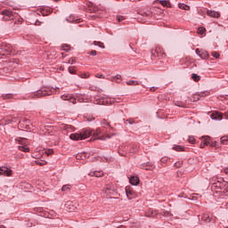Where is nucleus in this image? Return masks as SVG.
Segmentation results:
<instances>
[{
	"label": "nucleus",
	"mask_w": 228,
	"mask_h": 228,
	"mask_svg": "<svg viewBox=\"0 0 228 228\" xmlns=\"http://www.w3.org/2000/svg\"><path fill=\"white\" fill-rule=\"evenodd\" d=\"M89 175L91 177H102V175H104V173H102V171H95L89 173Z\"/></svg>",
	"instance_id": "obj_20"
},
{
	"label": "nucleus",
	"mask_w": 228,
	"mask_h": 228,
	"mask_svg": "<svg viewBox=\"0 0 228 228\" xmlns=\"http://www.w3.org/2000/svg\"><path fill=\"white\" fill-rule=\"evenodd\" d=\"M7 118H8V120H11V122H17L16 118L13 116H9Z\"/></svg>",
	"instance_id": "obj_42"
},
{
	"label": "nucleus",
	"mask_w": 228,
	"mask_h": 228,
	"mask_svg": "<svg viewBox=\"0 0 228 228\" xmlns=\"http://www.w3.org/2000/svg\"><path fill=\"white\" fill-rule=\"evenodd\" d=\"M88 158H90V153H86V152L78 153L76 156L77 159H86Z\"/></svg>",
	"instance_id": "obj_17"
},
{
	"label": "nucleus",
	"mask_w": 228,
	"mask_h": 228,
	"mask_svg": "<svg viewBox=\"0 0 228 228\" xmlns=\"http://www.w3.org/2000/svg\"><path fill=\"white\" fill-rule=\"evenodd\" d=\"M94 99H95L94 104H100V105L108 104V99L106 98H101L99 96H96Z\"/></svg>",
	"instance_id": "obj_12"
},
{
	"label": "nucleus",
	"mask_w": 228,
	"mask_h": 228,
	"mask_svg": "<svg viewBox=\"0 0 228 228\" xmlns=\"http://www.w3.org/2000/svg\"><path fill=\"white\" fill-rule=\"evenodd\" d=\"M226 142H228V135L221 137V143L225 144Z\"/></svg>",
	"instance_id": "obj_36"
},
{
	"label": "nucleus",
	"mask_w": 228,
	"mask_h": 228,
	"mask_svg": "<svg viewBox=\"0 0 228 228\" xmlns=\"http://www.w3.org/2000/svg\"><path fill=\"white\" fill-rule=\"evenodd\" d=\"M118 228H126V226L122 225V226H119Z\"/></svg>",
	"instance_id": "obj_56"
},
{
	"label": "nucleus",
	"mask_w": 228,
	"mask_h": 228,
	"mask_svg": "<svg viewBox=\"0 0 228 228\" xmlns=\"http://www.w3.org/2000/svg\"><path fill=\"white\" fill-rule=\"evenodd\" d=\"M68 70L69 74H76V67H69Z\"/></svg>",
	"instance_id": "obj_34"
},
{
	"label": "nucleus",
	"mask_w": 228,
	"mask_h": 228,
	"mask_svg": "<svg viewBox=\"0 0 228 228\" xmlns=\"http://www.w3.org/2000/svg\"><path fill=\"white\" fill-rule=\"evenodd\" d=\"M151 90H154V87H151Z\"/></svg>",
	"instance_id": "obj_59"
},
{
	"label": "nucleus",
	"mask_w": 228,
	"mask_h": 228,
	"mask_svg": "<svg viewBox=\"0 0 228 228\" xmlns=\"http://www.w3.org/2000/svg\"><path fill=\"white\" fill-rule=\"evenodd\" d=\"M67 190H70V185L67 184L62 186V191H67Z\"/></svg>",
	"instance_id": "obj_44"
},
{
	"label": "nucleus",
	"mask_w": 228,
	"mask_h": 228,
	"mask_svg": "<svg viewBox=\"0 0 228 228\" xmlns=\"http://www.w3.org/2000/svg\"><path fill=\"white\" fill-rule=\"evenodd\" d=\"M177 106H183L182 104H176Z\"/></svg>",
	"instance_id": "obj_57"
},
{
	"label": "nucleus",
	"mask_w": 228,
	"mask_h": 228,
	"mask_svg": "<svg viewBox=\"0 0 228 228\" xmlns=\"http://www.w3.org/2000/svg\"><path fill=\"white\" fill-rule=\"evenodd\" d=\"M198 33H199V35H204V33H206V28L203 27H200L198 28Z\"/></svg>",
	"instance_id": "obj_31"
},
{
	"label": "nucleus",
	"mask_w": 228,
	"mask_h": 228,
	"mask_svg": "<svg viewBox=\"0 0 228 228\" xmlns=\"http://www.w3.org/2000/svg\"><path fill=\"white\" fill-rule=\"evenodd\" d=\"M62 51H70V46L69 45H62Z\"/></svg>",
	"instance_id": "obj_37"
},
{
	"label": "nucleus",
	"mask_w": 228,
	"mask_h": 228,
	"mask_svg": "<svg viewBox=\"0 0 228 228\" xmlns=\"http://www.w3.org/2000/svg\"><path fill=\"white\" fill-rule=\"evenodd\" d=\"M0 199H1V194H0Z\"/></svg>",
	"instance_id": "obj_60"
},
{
	"label": "nucleus",
	"mask_w": 228,
	"mask_h": 228,
	"mask_svg": "<svg viewBox=\"0 0 228 228\" xmlns=\"http://www.w3.org/2000/svg\"><path fill=\"white\" fill-rule=\"evenodd\" d=\"M90 54H91L92 56H96V55H97V51L93 50V51H91Z\"/></svg>",
	"instance_id": "obj_48"
},
{
	"label": "nucleus",
	"mask_w": 228,
	"mask_h": 228,
	"mask_svg": "<svg viewBox=\"0 0 228 228\" xmlns=\"http://www.w3.org/2000/svg\"><path fill=\"white\" fill-rule=\"evenodd\" d=\"M53 152H54V151H53V150L45 151V154H46V156H51V154H53Z\"/></svg>",
	"instance_id": "obj_40"
},
{
	"label": "nucleus",
	"mask_w": 228,
	"mask_h": 228,
	"mask_svg": "<svg viewBox=\"0 0 228 228\" xmlns=\"http://www.w3.org/2000/svg\"><path fill=\"white\" fill-rule=\"evenodd\" d=\"M173 150L176 151V152H182L183 151H184V147L181 145H174Z\"/></svg>",
	"instance_id": "obj_22"
},
{
	"label": "nucleus",
	"mask_w": 228,
	"mask_h": 228,
	"mask_svg": "<svg viewBox=\"0 0 228 228\" xmlns=\"http://www.w3.org/2000/svg\"><path fill=\"white\" fill-rule=\"evenodd\" d=\"M168 215H169V213H168V212H166V213L164 214V216H168Z\"/></svg>",
	"instance_id": "obj_52"
},
{
	"label": "nucleus",
	"mask_w": 228,
	"mask_h": 228,
	"mask_svg": "<svg viewBox=\"0 0 228 228\" xmlns=\"http://www.w3.org/2000/svg\"><path fill=\"white\" fill-rule=\"evenodd\" d=\"M94 134V131L90 129H82L78 133L71 134L69 135L70 140H74L75 142H77L79 140H86V138H90L92 134Z\"/></svg>",
	"instance_id": "obj_1"
},
{
	"label": "nucleus",
	"mask_w": 228,
	"mask_h": 228,
	"mask_svg": "<svg viewBox=\"0 0 228 228\" xmlns=\"http://www.w3.org/2000/svg\"><path fill=\"white\" fill-rule=\"evenodd\" d=\"M189 143H195V137L193 136H189Z\"/></svg>",
	"instance_id": "obj_43"
},
{
	"label": "nucleus",
	"mask_w": 228,
	"mask_h": 228,
	"mask_svg": "<svg viewBox=\"0 0 228 228\" xmlns=\"http://www.w3.org/2000/svg\"><path fill=\"white\" fill-rule=\"evenodd\" d=\"M12 174H13V171H12V169L5 167H0V175H6L7 177H10Z\"/></svg>",
	"instance_id": "obj_9"
},
{
	"label": "nucleus",
	"mask_w": 228,
	"mask_h": 228,
	"mask_svg": "<svg viewBox=\"0 0 228 228\" xmlns=\"http://www.w3.org/2000/svg\"><path fill=\"white\" fill-rule=\"evenodd\" d=\"M142 15H147V13H146V12H144Z\"/></svg>",
	"instance_id": "obj_58"
},
{
	"label": "nucleus",
	"mask_w": 228,
	"mask_h": 228,
	"mask_svg": "<svg viewBox=\"0 0 228 228\" xmlns=\"http://www.w3.org/2000/svg\"><path fill=\"white\" fill-rule=\"evenodd\" d=\"M207 15H208V17H213L214 19H218L220 17V12H216V11H207Z\"/></svg>",
	"instance_id": "obj_15"
},
{
	"label": "nucleus",
	"mask_w": 228,
	"mask_h": 228,
	"mask_svg": "<svg viewBox=\"0 0 228 228\" xmlns=\"http://www.w3.org/2000/svg\"><path fill=\"white\" fill-rule=\"evenodd\" d=\"M130 183L133 184V186H138L140 184V178L138 176H131L129 178Z\"/></svg>",
	"instance_id": "obj_16"
},
{
	"label": "nucleus",
	"mask_w": 228,
	"mask_h": 228,
	"mask_svg": "<svg viewBox=\"0 0 228 228\" xmlns=\"http://www.w3.org/2000/svg\"><path fill=\"white\" fill-rule=\"evenodd\" d=\"M25 122H26V124H29V120H28V119Z\"/></svg>",
	"instance_id": "obj_55"
},
{
	"label": "nucleus",
	"mask_w": 228,
	"mask_h": 228,
	"mask_svg": "<svg viewBox=\"0 0 228 228\" xmlns=\"http://www.w3.org/2000/svg\"><path fill=\"white\" fill-rule=\"evenodd\" d=\"M158 216V211H157V210H154V209L150 208V209L146 212V216H148V217L154 218V216Z\"/></svg>",
	"instance_id": "obj_18"
},
{
	"label": "nucleus",
	"mask_w": 228,
	"mask_h": 228,
	"mask_svg": "<svg viewBox=\"0 0 228 228\" xmlns=\"http://www.w3.org/2000/svg\"><path fill=\"white\" fill-rule=\"evenodd\" d=\"M94 45H98V47H101L102 49H104V43H102V42H97L95 41L94 42Z\"/></svg>",
	"instance_id": "obj_32"
},
{
	"label": "nucleus",
	"mask_w": 228,
	"mask_h": 228,
	"mask_svg": "<svg viewBox=\"0 0 228 228\" xmlns=\"http://www.w3.org/2000/svg\"><path fill=\"white\" fill-rule=\"evenodd\" d=\"M0 228H6L4 225L1 224Z\"/></svg>",
	"instance_id": "obj_54"
},
{
	"label": "nucleus",
	"mask_w": 228,
	"mask_h": 228,
	"mask_svg": "<svg viewBox=\"0 0 228 228\" xmlns=\"http://www.w3.org/2000/svg\"><path fill=\"white\" fill-rule=\"evenodd\" d=\"M126 122H128V124L133 125V124H134V119H133V118L126 119Z\"/></svg>",
	"instance_id": "obj_47"
},
{
	"label": "nucleus",
	"mask_w": 228,
	"mask_h": 228,
	"mask_svg": "<svg viewBox=\"0 0 228 228\" xmlns=\"http://www.w3.org/2000/svg\"><path fill=\"white\" fill-rule=\"evenodd\" d=\"M61 129H63L64 131H69V129H74V126L70 125H62Z\"/></svg>",
	"instance_id": "obj_23"
},
{
	"label": "nucleus",
	"mask_w": 228,
	"mask_h": 228,
	"mask_svg": "<svg viewBox=\"0 0 228 228\" xmlns=\"http://www.w3.org/2000/svg\"><path fill=\"white\" fill-rule=\"evenodd\" d=\"M40 24H42V22H40V20L36 21V26H40Z\"/></svg>",
	"instance_id": "obj_50"
},
{
	"label": "nucleus",
	"mask_w": 228,
	"mask_h": 228,
	"mask_svg": "<svg viewBox=\"0 0 228 228\" xmlns=\"http://www.w3.org/2000/svg\"><path fill=\"white\" fill-rule=\"evenodd\" d=\"M203 142L200 144V149H204V147H206V145H211V147H215L216 143L215 142H211V137L209 136H205L203 137Z\"/></svg>",
	"instance_id": "obj_8"
},
{
	"label": "nucleus",
	"mask_w": 228,
	"mask_h": 228,
	"mask_svg": "<svg viewBox=\"0 0 228 228\" xmlns=\"http://www.w3.org/2000/svg\"><path fill=\"white\" fill-rule=\"evenodd\" d=\"M3 20H13L17 17V13L10 11V10H4L2 11Z\"/></svg>",
	"instance_id": "obj_4"
},
{
	"label": "nucleus",
	"mask_w": 228,
	"mask_h": 228,
	"mask_svg": "<svg viewBox=\"0 0 228 228\" xmlns=\"http://www.w3.org/2000/svg\"><path fill=\"white\" fill-rule=\"evenodd\" d=\"M210 118H212V120H222V118H226V120H228V112H225L224 114H222L220 112H213L210 115Z\"/></svg>",
	"instance_id": "obj_5"
},
{
	"label": "nucleus",
	"mask_w": 228,
	"mask_h": 228,
	"mask_svg": "<svg viewBox=\"0 0 228 228\" xmlns=\"http://www.w3.org/2000/svg\"><path fill=\"white\" fill-rule=\"evenodd\" d=\"M167 161H168V159L167 158H162L160 159V163H166Z\"/></svg>",
	"instance_id": "obj_49"
},
{
	"label": "nucleus",
	"mask_w": 228,
	"mask_h": 228,
	"mask_svg": "<svg viewBox=\"0 0 228 228\" xmlns=\"http://www.w3.org/2000/svg\"><path fill=\"white\" fill-rule=\"evenodd\" d=\"M17 142H19V143H20L21 146L28 145V143L26 142V139L24 138H19L17 139Z\"/></svg>",
	"instance_id": "obj_30"
},
{
	"label": "nucleus",
	"mask_w": 228,
	"mask_h": 228,
	"mask_svg": "<svg viewBox=\"0 0 228 228\" xmlns=\"http://www.w3.org/2000/svg\"><path fill=\"white\" fill-rule=\"evenodd\" d=\"M2 97L4 100H6V99H12L13 95L12 94H4Z\"/></svg>",
	"instance_id": "obj_35"
},
{
	"label": "nucleus",
	"mask_w": 228,
	"mask_h": 228,
	"mask_svg": "<svg viewBox=\"0 0 228 228\" xmlns=\"http://www.w3.org/2000/svg\"><path fill=\"white\" fill-rule=\"evenodd\" d=\"M96 77H98L99 79H104L105 78L104 75H102V74H96Z\"/></svg>",
	"instance_id": "obj_46"
},
{
	"label": "nucleus",
	"mask_w": 228,
	"mask_h": 228,
	"mask_svg": "<svg viewBox=\"0 0 228 228\" xmlns=\"http://www.w3.org/2000/svg\"><path fill=\"white\" fill-rule=\"evenodd\" d=\"M211 55L213 56V58H220V53H218V52H212Z\"/></svg>",
	"instance_id": "obj_38"
},
{
	"label": "nucleus",
	"mask_w": 228,
	"mask_h": 228,
	"mask_svg": "<svg viewBox=\"0 0 228 228\" xmlns=\"http://www.w3.org/2000/svg\"><path fill=\"white\" fill-rule=\"evenodd\" d=\"M55 89H51L49 87L42 88L41 90L37 91L34 95L35 97H45V95H53V94H55Z\"/></svg>",
	"instance_id": "obj_3"
},
{
	"label": "nucleus",
	"mask_w": 228,
	"mask_h": 228,
	"mask_svg": "<svg viewBox=\"0 0 228 228\" xmlns=\"http://www.w3.org/2000/svg\"><path fill=\"white\" fill-rule=\"evenodd\" d=\"M178 6H179V8H180L181 10H190L189 5L184 4H179Z\"/></svg>",
	"instance_id": "obj_29"
},
{
	"label": "nucleus",
	"mask_w": 228,
	"mask_h": 228,
	"mask_svg": "<svg viewBox=\"0 0 228 228\" xmlns=\"http://www.w3.org/2000/svg\"><path fill=\"white\" fill-rule=\"evenodd\" d=\"M201 220H203V222H206V224H209V222H211V217L209 216V215L204 214L201 217Z\"/></svg>",
	"instance_id": "obj_21"
},
{
	"label": "nucleus",
	"mask_w": 228,
	"mask_h": 228,
	"mask_svg": "<svg viewBox=\"0 0 228 228\" xmlns=\"http://www.w3.org/2000/svg\"><path fill=\"white\" fill-rule=\"evenodd\" d=\"M103 191L106 193V195H110L111 191H115V187H113V184H107L103 189Z\"/></svg>",
	"instance_id": "obj_14"
},
{
	"label": "nucleus",
	"mask_w": 228,
	"mask_h": 228,
	"mask_svg": "<svg viewBox=\"0 0 228 228\" xmlns=\"http://www.w3.org/2000/svg\"><path fill=\"white\" fill-rule=\"evenodd\" d=\"M19 151H21V152H29V148L26 145L19 146Z\"/></svg>",
	"instance_id": "obj_27"
},
{
	"label": "nucleus",
	"mask_w": 228,
	"mask_h": 228,
	"mask_svg": "<svg viewBox=\"0 0 228 228\" xmlns=\"http://www.w3.org/2000/svg\"><path fill=\"white\" fill-rule=\"evenodd\" d=\"M68 63H71V65H74V63H76V59L71 58L68 61Z\"/></svg>",
	"instance_id": "obj_45"
},
{
	"label": "nucleus",
	"mask_w": 228,
	"mask_h": 228,
	"mask_svg": "<svg viewBox=\"0 0 228 228\" xmlns=\"http://www.w3.org/2000/svg\"><path fill=\"white\" fill-rule=\"evenodd\" d=\"M159 3H160V4H162V6H166L167 8H170V2H168L167 0H160Z\"/></svg>",
	"instance_id": "obj_25"
},
{
	"label": "nucleus",
	"mask_w": 228,
	"mask_h": 228,
	"mask_svg": "<svg viewBox=\"0 0 228 228\" xmlns=\"http://www.w3.org/2000/svg\"><path fill=\"white\" fill-rule=\"evenodd\" d=\"M92 135L95 138V140H106V138L115 136V134L102 133L101 128H97L95 131H93Z\"/></svg>",
	"instance_id": "obj_2"
},
{
	"label": "nucleus",
	"mask_w": 228,
	"mask_h": 228,
	"mask_svg": "<svg viewBox=\"0 0 228 228\" xmlns=\"http://www.w3.org/2000/svg\"><path fill=\"white\" fill-rule=\"evenodd\" d=\"M144 170H154V168H156V166H154L153 164H149L146 166H143Z\"/></svg>",
	"instance_id": "obj_24"
},
{
	"label": "nucleus",
	"mask_w": 228,
	"mask_h": 228,
	"mask_svg": "<svg viewBox=\"0 0 228 228\" xmlns=\"http://www.w3.org/2000/svg\"><path fill=\"white\" fill-rule=\"evenodd\" d=\"M126 193L127 199L129 200L134 199V197H136V193L129 186L126 187Z\"/></svg>",
	"instance_id": "obj_11"
},
{
	"label": "nucleus",
	"mask_w": 228,
	"mask_h": 228,
	"mask_svg": "<svg viewBox=\"0 0 228 228\" xmlns=\"http://www.w3.org/2000/svg\"><path fill=\"white\" fill-rule=\"evenodd\" d=\"M191 78H192L193 81H195L196 83L199 82V81H200V77L199 75L195 74V73H193V74L191 75Z\"/></svg>",
	"instance_id": "obj_28"
},
{
	"label": "nucleus",
	"mask_w": 228,
	"mask_h": 228,
	"mask_svg": "<svg viewBox=\"0 0 228 228\" xmlns=\"http://www.w3.org/2000/svg\"><path fill=\"white\" fill-rule=\"evenodd\" d=\"M126 18L124 16H117L118 22H122V20H125Z\"/></svg>",
	"instance_id": "obj_41"
},
{
	"label": "nucleus",
	"mask_w": 228,
	"mask_h": 228,
	"mask_svg": "<svg viewBox=\"0 0 228 228\" xmlns=\"http://www.w3.org/2000/svg\"><path fill=\"white\" fill-rule=\"evenodd\" d=\"M217 184H219V188L223 190L224 193H228V182H223Z\"/></svg>",
	"instance_id": "obj_19"
},
{
	"label": "nucleus",
	"mask_w": 228,
	"mask_h": 228,
	"mask_svg": "<svg viewBox=\"0 0 228 228\" xmlns=\"http://www.w3.org/2000/svg\"><path fill=\"white\" fill-rule=\"evenodd\" d=\"M151 54L153 56H157L158 58H163L165 52L163 51V48L157 47L154 51L151 52Z\"/></svg>",
	"instance_id": "obj_10"
},
{
	"label": "nucleus",
	"mask_w": 228,
	"mask_h": 228,
	"mask_svg": "<svg viewBox=\"0 0 228 228\" xmlns=\"http://www.w3.org/2000/svg\"><path fill=\"white\" fill-rule=\"evenodd\" d=\"M224 174H226V175H228V168L224 169Z\"/></svg>",
	"instance_id": "obj_51"
},
{
	"label": "nucleus",
	"mask_w": 228,
	"mask_h": 228,
	"mask_svg": "<svg viewBox=\"0 0 228 228\" xmlns=\"http://www.w3.org/2000/svg\"><path fill=\"white\" fill-rule=\"evenodd\" d=\"M126 85L130 86H137V85H140V83H138V81H135V80H130L126 82Z\"/></svg>",
	"instance_id": "obj_26"
},
{
	"label": "nucleus",
	"mask_w": 228,
	"mask_h": 228,
	"mask_svg": "<svg viewBox=\"0 0 228 228\" xmlns=\"http://www.w3.org/2000/svg\"><path fill=\"white\" fill-rule=\"evenodd\" d=\"M80 77H82L83 79H88V77H90V74L87 72V73H82L80 75Z\"/></svg>",
	"instance_id": "obj_33"
},
{
	"label": "nucleus",
	"mask_w": 228,
	"mask_h": 228,
	"mask_svg": "<svg viewBox=\"0 0 228 228\" xmlns=\"http://www.w3.org/2000/svg\"><path fill=\"white\" fill-rule=\"evenodd\" d=\"M61 98L62 101H69L72 104H76V98H73L70 94H63Z\"/></svg>",
	"instance_id": "obj_13"
},
{
	"label": "nucleus",
	"mask_w": 228,
	"mask_h": 228,
	"mask_svg": "<svg viewBox=\"0 0 228 228\" xmlns=\"http://www.w3.org/2000/svg\"><path fill=\"white\" fill-rule=\"evenodd\" d=\"M2 52L0 53V56H4V54H10L12 51V45L4 44L2 45Z\"/></svg>",
	"instance_id": "obj_6"
},
{
	"label": "nucleus",
	"mask_w": 228,
	"mask_h": 228,
	"mask_svg": "<svg viewBox=\"0 0 228 228\" xmlns=\"http://www.w3.org/2000/svg\"><path fill=\"white\" fill-rule=\"evenodd\" d=\"M37 165H45V162L44 163L37 162Z\"/></svg>",
	"instance_id": "obj_53"
},
{
	"label": "nucleus",
	"mask_w": 228,
	"mask_h": 228,
	"mask_svg": "<svg viewBox=\"0 0 228 228\" xmlns=\"http://www.w3.org/2000/svg\"><path fill=\"white\" fill-rule=\"evenodd\" d=\"M196 54L200 56L202 60H208L209 58V53L206 50H200L199 48L196 49Z\"/></svg>",
	"instance_id": "obj_7"
},
{
	"label": "nucleus",
	"mask_w": 228,
	"mask_h": 228,
	"mask_svg": "<svg viewBox=\"0 0 228 228\" xmlns=\"http://www.w3.org/2000/svg\"><path fill=\"white\" fill-rule=\"evenodd\" d=\"M115 79H122V76L116 75L115 77H111L110 81H115Z\"/></svg>",
	"instance_id": "obj_39"
},
{
	"label": "nucleus",
	"mask_w": 228,
	"mask_h": 228,
	"mask_svg": "<svg viewBox=\"0 0 228 228\" xmlns=\"http://www.w3.org/2000/svg\"><path fill=\"white\" fill-rule=\"evenodd\" d=\"M54 1H58V0H54Z\"/></svg>",
	"instance_id": "obj_61"
}]
</instances>
